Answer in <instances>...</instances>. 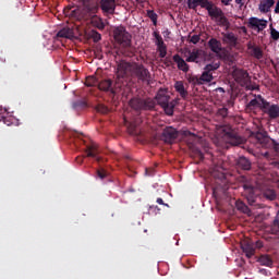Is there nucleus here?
Returning a JSON list of instances; mask_svg holds the SVG:
<instances>
[{
	"label": "nucleus",
	"mask_w": 279,
	"mask_h": 279,
	"mask_svg": "<svg viewBox=\"0 0 279 279\" xmlns=\"http://www.w3.org/2000/svg\"><path fill=\"white\" fill-rule=\"evenodd\" d=\"M132 71L133 75L138 80V82H144L146 84H150L151 82V73L145 65L143 64H135L124 62L118 65V75L119 77H125L128 73Z\"/></svg>",
	"instance_id": "nucleus-1"
},
{
	"label": "nucleus",
	"mask_w": 279,
	"mask_h": 279,
	"mask_svg": "<svg viewBox=\"0 0 279 279\" xmlns=\"http://www.w3.org/2000/svg\"><path fill=\"white\" fill-rule=\"evenodd\" d=\"M194 3H197L201 5V8L207 10L208 16L211 19V21H215L221 27H227V25H230L228 17H226V13H223V10L217 7L213 1L194 0Z\"/></svg>",
	"instance_id": "nucleus-2"
},
{
	"label": "nucleus",
	"mask_w": 279,
	"mask_h": 279,
	"mask_svg": "<svg viewBox=\"0 0 279 279\" xmlns=\"http://www.w3.org/2000/svg\"><path fill=\"white\" fill-rule=\"evenodd\" d=\"M113 38L120 47L123 49H130L132 47V35L125 29V26H118L113 29Z\"/></svg>",
	"instance_id": "nucleus-3"
},
{
	"label": "nucleus",
	"mask_w": 279,
	"mask_h": 279,
	"mask_svg": "<svg viewBox=\"0 0 279 279\" xmlns=\"http://www.w3.org/2000/svg\"><path fill=\"white\" fill-rule=\"evenodd\" d=\"M157 104L160 106L168 117H173L175 110V100H171V96L165 90H159L156 95Z\"/></svg>",
	"instance_id": "nucleus-4"
},
{
	"label": "nucleus",
	"mask_w": 279,
	"mask_h": 279,
	"mask_svg": "<svg viewBox=\"0 0 279 279\" xmlns=\"http://www.w3.org/2000/svg\"><path fill=\"white\" fill-rule=\"evenodd\" d=\"M232 77L236 84H240V86L246 87L250 90H256V87H250V84H252V76H250V73L246 70L233 68Z\"/></svg>",
	"instance_id": "nucleus-5"
},
{
	"label": "nucleus",
	"mask_w": 279,
	"mask_h": 279,
	"mask_svg": "<svg viewBox=\"0 0 279 279\" xmlns=\"http://www.w3.org/2000/svg\"><path fill=\"white\" fill-rule=\"evenodd\" d=\"M129 105L136 112H141V110H154L156 108V101L151 98H132Z\"/></svg>",
	"instance_id": "nucleus-6"
},
{
	"label": "nucleus",
	"mask_w": 279,
	"mask_h": 279,
	"mask_svg": "<svg viewBox=\"0 0 279 279\" xmlns=\"http://www.w3.org/2000/svg\"><path fill=\"white\" fill-rule=\"evenodd\" d=\"M254 138L262 147L267 148L272 145L275 151H279V143L276 142V140L268 137L267 132H257L254 134Z\"/></svg>",
	"instance_id": "nucleus-7"
},
{
	"label": "nucleus",
	"mask_w": 279,
	"mask_h": 279,
	"mask_svg": "<svg viewBox=\"0 0 279 279\" xmlns=\"http://www.w3.org/2000/svg\"><path fill=\"white\" fill-rule=\"evenodd\" d=\"M220 66H221V63L219 62L207 64L204 68V71L201 75V81L203 82V84L210 83L214 80L213 72L217 71V69H219Z\"/></svg>",
	"instance_id": "nucleus-8"
},
{
	"label": "nucleus",
	"mask_w": 279,
	"mask_h": 279,
	"mask_svg": "<svg viewBox=\"0 0 279 279\" xmlns=\"http://www.w3.org/2000/svg\"><path fill=\"white\" fill-rule=\"evenodd\" d=\"M179 135L178 130H175L173 126H167L162 131L161 141H165L168 143V145H173V143L178 141Z\"/></svg>",
	"instance_id": "nucleus-9"
},
{
	"label": "nucleus",
	"mask_w": 279,
	"mask_h": 279,
	"mask_svg": "<svg viewBox=\"0 0 279 279\" xmlns=\"http://www.w3.org/2000/svg\"><path fill=\"white\" fill-rule=\"evenodd\" d=\"M225 141L229 145H233V147L243 145V137H241V135H239V133L232 129H229L227 132H225Z\"/></svg>",
	"instance_id": "nucleus-10"
},
{
	"label": "nucleus",
	"mask_w": 279,
	"mask_h": 279,
	"mask_svg": "<svg viewBox=\"0 0 279 279\" xmlns=\"http://www.w3.org/2000/svg\"><path fill=\"white\" fill-rule=\"evenodd\" d=\"M243 195L244 197H246L250 206H254V204H256V189L254 187V185H252V183H243Z\"/></svg>",
	"instance_id": "nucleus-11"
},
{
	"label": "nucleus",
	"mask_w": 279,
	"mask_h": 279,
	"mask_svg": "<svg viewBox=\"0 0 279 279\" xmlns=\"http://www.w3.org/2000/svg\"><path fill=\"white\" fill-rule=\"evenodd\" d=\"M262 112L267 114L269 119H279V105L271 104L266 100V102H264Z\"/></svg>",
	"instance_id": "nucleus-12"
},
{
	"label": "nucleus",
	"mask_w": 279,
	"mask_h": 279,
	"mask_svg": "<svg viewBox=\"0 0 279 279\" xmlns=\"http://www.w3.org/2000/svg\"><path fill=\"white\" fill-rule=\"evenodd\" d=\"M100 10H102L105 14H114V10H117V0H100Z\"/></svg>",
	"instance_id": "nucleus-13"
},
{
	"label": "nucleus",
	"mask_w": 279,
	"mask_h": 279,
	"mask_svg": "<svg viewBox=\"0 0 279 279\" xmlns=\"http://www.w3.org/2000/svg\"><path fill=\"white\" fill-rule=\"evenodd\" d=\"M248 25L252 27V29H257V32L260 33L267 27V21L258 17H250Z\"/></svg>",
	"instance_id": "nucleus-14"
},
{
	"label": "nucleus",
	"mask_w": 279,
	"mask_h": 279,
	"mask_svg": "<svg viewBox=\"0 0 279 279\" xmlns=\"http://www.w3.org/2000/svg\"><path fill=\"white\" fill-rule=\"evenodd\" d=\"M54 40H59L61 43V45L64 46V40H71V27L66 26L61 28L56 37Z\"/></svg>",
	"instance_id": "nucleus-15"
},
{
	"label": "nucleus",
	"mask_w": 279,
	"mask_h": 279,
	"mask_svg": "<svg viewBox=\"0 0 279 279\" xmlns=\"http://www.w3.org/2000/svg\"><path fill=\"white\" fill-rule=\"evenodd\" d=\"M208 47L213 53H216V56L221 57V51H223V46H221V43L217 38H211L208 40Z\"/></svg>",
	"instance_id": "nucleus-16"
},
{
	"label": "nucleus",
	"mask_w": 279,
	"mask_h": 279,
	"mask_svg": "<svg viewBox=\"0 0 279 279\" xmlns=\"http://www.w3.org/2000/svg\"><path fill=\"white\" fill-rule=\"evenodd\" d=\"M265 102H267V100L264 99L260 95H257L255 99H252L247 104V108L248 110H254V108H259V110L263 111V106H265L264 105Z\"/></svg>",
	"instance_id": "nucleus-17"
},
{
	"label": "nucleus",
	"mask_w": 279,
	"mask_h": 279,
	"mask_svg": "<svg viewBox=\"0 0 279 279\" xmlns=\"http://www.w3.org/2000/svg\"><path fill=\"white\" fill-rule=\"evenodd\" d=\"M86 154L87 158H95L98 162H104V158L99 157L97 154V146L96 144H90L86 146Z\"/></svg>",
	"instance_id": "nucleus-18"
},
{
	"label": "nucleus",
	"mask_w": 279,
	"mask_h": 279,
	"mask_svg": "<svg viewBox=\"0 0 279 279\" xmlns=\"http://www.w3.org/2000/svg\"><path fill=\"white\" fill-rule=\"evenodd\" d=\"M172 59L173 62H175L179 71H183V73H189V63H186V61H184V59H182L180 54H174Z\"/></svg>",
	"instance_id": "nucleus-19"
},
{
	"label": "nucleus",
	"mask_w": 279,
	"mask_h": 279,
	"mask_svg": "<svg viewBox=\"0 0 279 279\" xmlns=\"http://www.w3.org/2000/svg\"><path fill=\"white\" fill-rule=\"evenodd\" d=\"M274 5H276V0H265V2L259 3L258 10L262 14H267L268 12H271Z\"/></svg>",
	"instance_id": "nucleus-20"
},
{
	"label": "nucleus",
	"mask_w": 279,
	"mask_h": 279,
	"mask_svg": "<svg viewBox=\"0 0 279 279\" xmlns=\"http://www.w3.org/2000/svg\"><path fill=\"white\" fill-rule=\"evenodd\" d=\"M222 36V43H225V45H231V47H236V41L239 40V38H236V35H234V33H223Z\"/></svg>",
	"instance_id": "nucleus-21"
},
{
	"label": "nucleus",
	"mask_w": 279,
	"mask_h": 279,
	"mask_svg": "<svg viewBox=\"0 0 279 279\" xmlns=\"http://www.w3.org/2000/svg\"><path fill=\"white\" fill-rule=\"evenodd\" d=\"M174 90H177L182 99H186L189 97V90L184 87V82L177 81L174 83Z\"/></svg>",
	"instance_id": "nucleus-22"
},
{
	"label": "nucleus",
	"mask_w": 279,
	"mask_h": 279,
	"mask_svg": "<svg viewBox=\"0 0 279 279\" xmlns=\"http://www.w3.org/2000/svg\"><path fill=\"white\" fill-rule=\"evenodd\" d=\"M242 250H243L246 258H252V256H254V254H256V250L254 248V244H252L250 242H244L242 244Z\"/></svg>",
	"instance_id": "nucleus-23"
},
{
	"label": "nucleus",
	"mask_w": 279,
	"mask_h": 279,
	"mask_svg": "<svg viewBox=\"0 0 279 279\" xmlns=\"http://www.w3.org/2000/svg\"><path fill=\"white\" fill-rule=\"evenodd\" d=\"M71 136H72V138L76 140L74 142L72 141V143H74V145L76 147H77V145H84V143H86V141H84V133H80L76 130H72Z\"/></svg>",
	"instance_id": "nucleus-24"
},
{
	"label": "nucleus",
	"mask_w": 279,
	"mask_h": 279,
	"mask_svg": "<svg viewBox=\"0 0 279 279\" xmlns=\"http://www.w3.org/2000/svg\"><path fill=\"white\" fill-rule=\"evenodd\" d=\"M238 167L244 171H250V169H252V161L246 157H240L238 159Z\"/></svg>",
	"instance_id": "nucleus-25"
},
{
	"label": "nucleus",
	"mask_w": 279,
	"mask_h": 279,
	"mask_svg": "<svg viewBox=\"0 0 279 279\" xmlns=\"http://www.w3.org/2000/svg\"><path fill=\"white\" fill-rule=\"evenodd\" d=\"M98 88L100 90H110L111 93H117L113 88H112V81L111 80H104L98 84Z\"/></svg>",
	"instance_id": "nucleus-26"
},
{
	"label": "nucleus",
	"mask_w": 279,
	"mask_h": 279,
	"mask_svg": "<svg viewBox=\"0 0 279 279\" xmlns=\"http://www.w3.org/2000/svg\"><path fill=\"white\" fill-rule=\"evenodd\" d=\"M199 50L198 49H193L190 52V56L186 58L185 62H199Z\"/></svg>",
	"instance_id": "nucleus-27"
},
{
	"label": "nucleus",
	"mask_w": 279,
	"mask_h": 279,
	"mask_svg": "<svg viewBox=\"0 0 279 279\" xmlns=\"http://www.w3.org/2000/svg\"><path fill=\"white\" fill-rule=\"evenodd\" d=\"M258 263H260V265H263L264 267H271V265H274V260L271 259V257H269V255H262L258 258Z\"/></svg>",
	"instance_id": "nucleus-28"
},
{
	"label": "nucleus",
	"mask_w": 279,
	"mask_h": 279,
	"mask_svg": "<svg viewBox=\"0 0 279 279\" xmlns=\"http://www.w3.org/2000/svg\"><path fill=\"white\" fill-rule=\"evenodd\" d=\"M248 49H252V57L253 58H256V60H262L263 49H260V47L248 46Z\"/></svg>",
	"instance_id": "nucleus-29"
},
{
	"label": "nucleus",
	"mask_w": 279,
	"mask_h": 279,
	"mask_svg": "<svg viewBox=\"0 0 279 279\" xmlns=\"http://www.w3.org/2000/svg\"><path fill=\"white\" fill-rule=\"evenodd\" d=\"M236 209L240 210V213H244V215H250V213H252V210H250V207H247V205H245V203L238 201L235 203Z\"/></svg>",
	"instance_id": "nucleus-30"
},
{
	"label": "nucleus",
	"mask_w": 279,
	"mask_h": 279,
	"mask_svg": "<svg viewBox=\"0 0 279 279\" xmlns=\"http://www.w3.org/2000/svg\"><path fill=\"white\" fill-rule=\"evenodd\" d=\"M271 234H278L279 233V210L272 221V225L270 227Z\"/></svg>",
	"instance_id": "nucleus-31"
},
{
	"label": "nucleus",
	"mask_w": 279,
	"mask_h": 279,
	"mask_svg": "<svg viewBox=\"0 0 279 279\" xmlns=\"http://www.w3.org/2000/svg\"><path fill=\"white\" fill-rule=\"evenodd\" d=\"M263 196L266 198V199H269L270 202H274V199H276V191L271 190V189H268V190H265L263 192Z\"/></svg>",
	"instance_id": "nucleus-32"
},
{
	"label": "nucleus",
	"mask_w": 279,
	"mask_h": 279,
	"mask_svg": "<svg viewBox=\"0 0 279 279\" xmlns=\"http://www.w3.org/2000/svg\"><path fill=\"white\" fill-rule=\"evenodd\" d=\"M63 22L70 23L71 22V4H69L65 9H63Z\"/></svg>",
	"instance_id": "nucleus-33"
},
{
	"label": "nucleus",
	"mask_w": 279,
	"mask_h": 279,
	"mask_svg": "<svg viewBox=\"0 0 279 279\" xmlns=\"http://www.w3.org/2000/svg\"><path fill=\"white\" fill-rule=\"evenodd\" d=\"M147 16H148V19H150V21L153 22V24L156 27V25H158V14L156 12H154V10H148Z\"/></svg>",
	"instance_id": "nucleus-34"
},
{
	"label": "nucleus",
	"mask_w": 279,
	"mask_h": 279,
	"mask_svg": "<svg viewBox=\"0 0 279 279\" xmlns=\"http://www.w3.org/2000/svg\"><path fill=\"white\" fill-rule=\"evenodd\" d=\"M189 82H190V84H193V86H202V84H204L202 81V77L201 76L198 77L195 75L190 76Z\"/></svg>",
	"instance_id": "nucleus-35"
},
{
	"label": "nucleus",
	"mask_w": 279,
	"mask_h": 279,
	"mask_svg": "<svg viewBox=\"0 0 279 279\" xmlns=\"http://www.w3.org/2000/svg\"><path fill=\"white\" fill-rule=\"evenodd\" d=\"M124 123L130 132V134H136V123L129 122L128 119L124 118Z\"/></svg>",
	"instance_id": "nucleus-36"
},
{
	"label": "nucleus",
	"mask_w": 279,
	"mask_h": 279,
	"mask_svg": "<svg viewBox=\"0 0 279 279\" xmlns=\"http://www.w3.org/2000/svg\"><path fill=\"white\" fill-rule=\"evenodd\" d=\"M87 105L85 101H76L73 104V108L74 110H84V108H86Z\"/></svg>",
	"instance_id": "nucleus-37"
},
{
	"label": "nucleus",
	"mask_w": 279,
	"mask_h": 279,
	"mask_svg": "<svg viewBox=\"0 0 279 279\" xmlns=\"http://www.w3.org/2000/svg\"><path fill=\"white\" fill-rule=\"evenodd\" d=\"M157 51L159 52V58H167V46L157 47Z\"/></svg>",
	"instance_id": "nucleus-38"
},
{
	"label": "nucleus",
	"mask_w": 279,
	"mask_h": 279,
	"mask_svg": "<svg viewBox=\"0 0 279 279\" xmlns=\"http://www.w3.org/2000/svg\"><path fill=\"white\" fill-rule=\"evenodd\" d=\"M217 114L218 117H222V119H226V117H228V108L222 107L218 109Z\"/></svg>",
	"instance_id": "nucleus-39"
},
{
	"label": "nucleus",
	"mask_w": 279,
	"mask_h": 279,
	"mask_svg": "<svg viewBox=\"0 0 279 279\" xmlns=\"http://www.w3.org/2000/svg\"><path fill=\"white\" fill-rule=\"evenodd\" d=\"M97 177L100 180H105V178H108V172L104 170V168L97 170Z\"/></svg>",
	"instance_id": "nucleus-40"
},
{
	"label": "nucleus",
	"mask_w": 279,
	"mask_h": 279,
	"mask_svg": "<svg viewBox=\"0 0 279 279\" xmlns=\"http://www.w3.org/2000/svg\"><path fill=\"white\" fill-rule=\"evenodd\" d=\"M97 112H100V114H108V107L104 105H98L96 107Z\"/></svg>",
	"instance_id": "nucleus-41"
},
{
	"label": "nucleus",
	"mask_w": 279,
	"mask_h": 279,
	"mask_svg": "<svg viewBox=\"0 0 279 279\" xmlns=\"http://www.w3.org/2000/svg\"><path fill=\"white\" fill-rule=\"evenodd\" d=\"M270 36L272 40H279V32L274 27L270 28Z\"/></svg>",
	"instance_id": "nucleus-42"
},
{
	"label": "nucleus",
	"mask_w": 279,
	"mask_h": 279,
	"mask_svg": "<svg viewBox=\"0 0 279 279\" xmlns=\"http://www.w3.org/2000/svg\"><path fill=\"white\" fill-rule=\"evenodd\" d=\"M199 4L195 0H187V8L190 10H195Z\"/></svg>",
	"instance_id": "nucleus-43"
},
{
	"label": "nucleus",
	"mask_w": 279,
	"mask_h": 279,
	"mask_svg": "<svg viewBox=\"0 0 279 279\" xmlns=\"http://www.w3.org/2000/svg\"><path fill=\"white\" fill-rule=\"evenodd\" d=\"M193 153L195 154V156H197V158H199L201 160H204V153H202L199 148L195 147L193 149Z\"/></svg>",
	"instance_id": "nucleus-44"
},
{
	"label": "nucleus",
	"mask_w": 279,
	"mask_h": 279,
	"mask_svg": "<svg viewBox=\"0 0 279 279\" xmlns=\"http://www.w3.org/2000/svg\"><path fill=\"white\" fill-rule=\"evenodd\" d=\"M201 39L202 38L199 37V35H193L192 37H190V43H192V45H197Z\"/></svg>",
	"instance_id": "nucleus-45"
},
{
	"label": "nucleus",
	"mask_w": 279,
	"mask_h": 279,
	"mask_svg": "<svg viewBox=\"0 0 279 279\" xmlns=\"http://www.w3.org/2000/svg\"><path fill=\"white\" fill-rule=\"evenodd\" d=\"M92 37L94 38V43H99V40H101V34L98 32H93Z\"/></svg>",
	"instance_id": "nucleus-46"
},
{
	"label": "nucleus",
	"mask_w": 279,
	"mask_h": 279,
	"mask_svg": "<svg viewBox=\"0 0 279 279\" xmlns=\"http://www.w3.org/2000/svg\"><path fill=\"white\" fill-rule=\"evenodd\" d=\"M155 45L158 47H165V40H162V37H159L156 39Z\"/></svg>",
	"instance_id": "nucleus-47"
},
{
	"label": "nucleus",
	"mask_w": 279,
	"mask_h": 279,
	"mask_svg": "<svg viewBox=\"0 0 279 279\" xmlns=\"http://www.w3.org/2000/svg\"><path fill=\"white\" fill-rule=\"evenodd\" d=\"M96 81L93 77L86 80V86H95Z\"/></svg>",
	"instance_id": "nucleus-48"
},
{
	"label": "nucleus",
	"mask_w": 279,
	"mask_h": 279,
	"mask_svg": "<svg viewBox=\"0 0 279 279\" xmlns=\"http://www.w3.org/2000/svg\"><path fill=\"white\" fill-rule=\"evenodd\" d=\"M145 173H146V175H154L155 170H154V168H146Z\"/></svg>",
	"instance_id": "nucleus-49"
},
{
	"label": "nucleus",
	"mask_w": 279,
	"mask_h": 279,
	"mask_svg": "<svg viewBox=\"0 0 279 279\" xmlns=\"http://www.w3.org/2000/svg\"><path fill=\"white\" fill-rule=\"evenodd\" d=\"M157 204H159L160 206H167V208H169V204H166L162 198H157Z\"/></svg>",
	"instance_id": "nucleus-50"
},
{
	"label": "nucleus",
	"mask_w": 279,
	"mask_h": 279,
	"mask_svg": "<svg viewBox=\"0 0 279 279\" xmlns=\"http://www.w3.org/2000/svg\"><path fill=\"white\" fill-rule=\"evenodd\" d=\"M236 5H245V0H235Z\"/></svg>",
	"instance_id": "nucleus-51"
},
{
	"label": "nucleus",
	"mask_w": 279,
	"mask_h": 279,
	"mask_svg": "<svg viewBox=\"0 0 279 279\" xmlns=\"http://www.w3.org/2000/svg\"><path fill=\"white\" fill-rule=\"evenodd\" d=\"M153 36H154L155 40H157L158 38L161 37V36H160V33H158V32H156V31L153 33Z\"/></svg>",
	"instance_id": "nucleus-52"
},
{
	"label": "nucleus",
	"mask_w": 279,
	"mask_h": 279,
	"mask_svg": "<svg viewBox=\"0 0 279 279\" xmlns=\"http://www.w3.org/2000/svg\"><path fill=\"white\" fill-rule=\"evenodd\" d=\"M275 14H279V0L277 1L275 7Z\"/></svg>",
	"instance_id": "nucleus-53"
},
{
	"label": "nucleus",
	"mask_w": 279,
	"mask_h": 279,
	"mask_svg": "<svg viewBox=\"0 0 279 279\" xmlns=\"http://www.w3.org/2000/svg\"><path fill=\"white\" fill-rule=\"evenodd\" d=\"M232 0H221L222 5H230Z\"/></svg>",
	"instance_id": "nucleus-54"
},
{
	"label": "nucleus",
	"mask_w": 279,
	"mask_h": 279,
	"mask_svg": "<svg viewBox=\"0 0 279 279\" xmlns=\"http://www.w3.org/2000/svg\"><path fill=\"white\" fill-rule=\"evenodd\" d=\"M150 210H157V213H160V208L158 206H150Z\"/></svg>",
	"instance_id": "nucleus-55"
},
{
	"label": "nucleus",
	"mask_w": 279,
	"mask_h": 279,
	"mask_svg": "<svg viewBox=\"0 0 279 279\" xmlns=\"http://www.w3.org/2000/svg\"><path fill=\"white\" fill-rule=\"evenodd\" d=\"M106 25L104 24V22H101L100 24H98V29H105Z\"/></svg>",
	"instance_id": "nucleus-56"
},
{
	"label": "nucleus",
	"mask_w": 279,
	"mask_h": 279,
	"mask_svg": "<svg viewBox=\"0 0 279 279\" xmlns=\"http://www.w3.org/2000/svg\"><path fill=\"white\" fill-rule=\"evenodd\" d=\"M73 73H74V77H75L74 81L77 82V80H78V77H77V70H74Z\"/></svg>",
	"instance_id": "nucleus-57"
},
{
	"label": "nucleus",
	"mask_w": 279,
	"mask_h": 279,
	"mask_svg": "<svg viewBox=\"0 0 279 279\" xmlns=\"http://www.w3.org/2000/svg\"><path fill=\"white\" fill-rule=\"evenodd\" d=\"M137 1V3H144L145 2V0H136Z\"/></svg>",
	"instance_id": "nucleus-58"
},
{
	"label": "nucleus",
	"mask_w": 279,
	"mask_h": 279,
	"mask_svg": "<svg viewBox=\"0 0 279 279\" xmlns=\"http://www.w3.org/2000/svg\"><path fill=\"white\" fill-rule=\"evenodd\" d=\"M74 13H75V11H72L71 16H73Z\"/></svg>",
	"instance_id": "nucleus-59"
},
{
	"label": "nucleus",
	"mask_w": 279,
	"mask_h": 279,
	"mask_svg": "<svg viewBox=\"0 0 279 279\" xmlns=\"http://www.w3.org/2000/svg\"><path fill=\"white\" fill-rule=\"evenodd\" d=\"M63 66H64V69H69V68L66 66V64H64Z\"/></svg>",
	"instance_id": "nucleus-60"
}]
</instances>
